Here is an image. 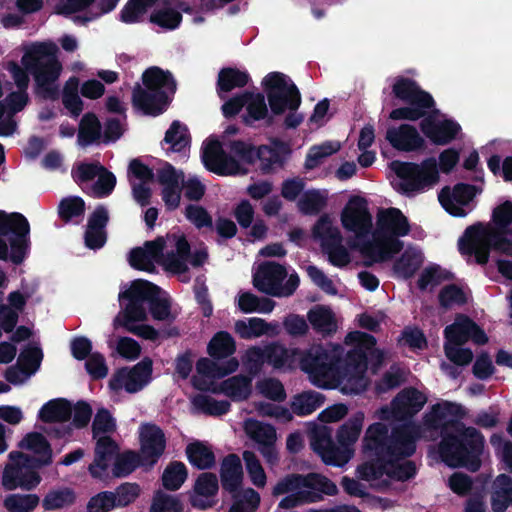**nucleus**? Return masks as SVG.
Masks as SVG:
<instances>
[{
	"label": "nucleus",
	"instance_id": "nucleus-1",
	"mask_svg": "<svg viewBox=\"0 0 512 512\" xmlns=\"http://www.w3.org/2000/svg\"><path fill=\"white\" fill-rule=\"evenodd\" d=\"M464 415L460 404L444 401L433 404L422 422L425 429L440 431L438 452L447 466L476 472L482 465L485 438L479 430L460 421Z\"/></svg>",
	"mask_w": 512,
	"mask_h": 512
},
{
	"label": "nucleus",
	"instance_id": "nucleus-2",
	"mask_svg": "<svg viewBox=\"0 0 512 512\" xmlns=\"http://www.w3.org/2000/svg\"><path fill=\"white\" fill-rule=\"evenodd\" d=\"M418 437L419 428L413 423L395 426L390 434L387 425L371 424L362 440V451L371 459L358 466L360 478L366 481L380 479L385 474V464L392 458H408L415 453Z\"/></svg>",
	"mask_w": 512,
	"mask_h": 512
},
{
	"label": "nucleus",
	"instance_id": "nucleus-3",
	"mask_svg": "<svg viewBox=\"0 0 512 512\" xmlns=\"http://www.w3.org/2000/svg\"><path fill=\"white\" fill-rule=\"evenodd\" d=\"M459 159V152L455 148H448L439 155V168L434 157L426 158L420 164L396 160L391 163V168L402 180V190L405 193H414L434 186L439 181V169L442 173L449 174Z\"/></svg>",
	"mask_w": 512,
	"mask_h": 512
},
{
	"label": "nucleus",
	"instance_id": "nucleus-4",
	"mask_svg": "<svg viewBox=\"0 0 512 512\" xmlns=\"http://www.w3.org/2000/svg\"><path fill=\"white\" fill-rule=\"evenodd\" d=\"M279 502V508L292 509L299 505L316 503L323 495L334 496L338 493L336 484L326 476L310 472L306 475L292 473L279 480L273 488V495L287 494Z\"/></svg>",
	"mask_w": 512,
	"mask_h": 512
},
{
	"label": "nucleus",
	"instance_id": "nucleus-5",
	"mask_svg": "<svg viewBox=\"0 0 512 512\" xmlns=\"http://www.w3.org/2000/svg\"><path fill=\"white\" fill-rule=\"evenodd\" d=\"M58 47L53 42L33 44L22 56L21 63L33 76L36 93L44 99L55 100L59 89L58 80L62 64L57 58Z\"/></svg>",
	"mask_w": 512,
	"mask_h": 512
},
{
	"label": "nucleus",
	"instance_id": "nucleus-6",
	"mask_svg": "<svg viewBox=\"0 0 512 512\" xmlns=\"http://www.w3.org/2000/svg\"><path fill=\"white\" fill-rule=\"evenodd\" d=\"M507 235H512V232L491 231V228L477 222L465 229L458 240V249L462 255L474 256L477 264L486 265L491 249L512 256V240Z\"/></svg>",
	"mask_w": 512,
	"mask_h": 512
},
{
	"label": "nucleus",
	"instance_id": "nucleus-7",
	"mask_svg": "<svg viewBox=\"0 0 512 512\" xmlns=\"http://www.w3.org/2000/svg\"><path fill=\"white\" fill-rule=\"evenodd\" d=\"M30 224L19 212L0 210V260L24 262L30 251Z\"/></svg>",
	"mask_w": 512,
	"mask_h": 512
},
{
	"label": "nucleus",
	"instance_id": "nucleus-8",
	"mask_svg": "<svg viewBox=\"0 0 512 512\" xmlns=\"http://www.w3.org/2000/svg\"><path fill=\"white\" fill-rule=\"evenodd\" d=\"M9 460L2 473L3 488L7 491L17 488L30 491L41 482L38 470L50 465L52 456H31L20 451H12L9 454Z\"/></svg>",
	"mask_w": 512,
	"mask_h": 512
},
{
	"label": "nucleus",
	"instance_id": "nucleus-9",
	"mask_svg": "<svg viewBox=\"0 0 512 512\" xmlns=\"http://www.w3.org/2000/svg\"><path fill=\"white\" fill-rule=\"evenodd\" d=\"M343 352L341 345H312L302 355L300 367L309 375L314 385L329 388V380L339 373L337 364L340 363Z\"/></svg>",
	"mask_w": 512,
	"mask_h": 512
},
{
	"label": "nucleus",
	"instance_id": "nucleus-10",
	"mask_svg": "<svg viewBox=\"0 0 512 512\" xmlns=\"http://www.w3.org/2000/svg\"><path fill=\"white\" fill-rule=\"evenodd\" d=\"M229 151L237 160L248 165L260 161V170L263 174H269L278 168H282L286 156L290 154L289 145L281 140H274L272 146L260 145L258 148L243 140L229 142Z\"/></svg>",
	"mask_w": 512,
	"mask_h": 512
},
{
	"label": "nucleus",
	"instance_id": "nucleus-11",
	"mask_svg": "<svg viewBox=\"0 0 512 512\" xmlns=\"http://www.w3.org/2000/svg\"><path fill=\"white\" fill-rule=\"evenodd\" d=\"M268 104L274 115H282L286 110L296 111L301 104V94L297 86L281 72L268 73L262 82Z\"/></svg>",
	"mask_w": 512,
	"mask_h": 512
},
{
	"label": "nucleus",
	"instance_id": "nucleus-12",
	"mask_svg": "<svg viewBox=\"0 0 512 512\" xmlns=\"http://www.w3.org/2000/svg\"><path fill=\"white\" fill-rule=\"evenodd\" d=\"M349 245L352 249H357L360 252L365 259L364 265L366 267L391 260L404 247L403 241L383 233L379 234L377 229L372 233V239L366 236L351 242Z\"/></svg>",
	"mask_w": 512,
	"mask_h": 512
},
{
	"label": "nucleus",
	"instance_id": "nucleus-13",
	"mask_svg": "<svg viewBox=\"0 0 512 512\" xmlns=\"http://www.w3.org/2000/svg\"><path fill=\"white\" fill-rule=\"evenodd\" d=\"M159 286L143 279L132 281L130 287L119 293V301L127 300L123 316L128 322H141L147 319L145 303L153 294L160 293Z\"/></svg>",
	"mask_w": 512,
	"mask_h": 512
},
{
	"label": "nucleus",
	"instance_id": "nucleus-14",
	"mask_svg": "<svg viewBox=\"0 0 512 512\" xmlns=\"http://www.w3.org/2000/svg\"><path fill=\"white\" fill-rule=\"evenodd\" d=\"M341 223L345 230L355 234L356 240L368 236L373 224L367 200L351 197L341 212Z\"/></svg>",
	"mask_w": 512,
	"mask_h": 512
},
{
	"label": "nucleus",
	"instance_id": "nucleus-15",
	"mask_svg": "<svg viewBox=\"0 0 512 512\" xmlns=\"http://www.w3.org/2000/svg\"><path fill=\"white\" fill-rule=\"evenodd\" d=\"M201 157L204 166L220 176L245 174L247 172L241 168L239 161L233 154L223 150L221 142L217 139L206 143L202 149Z\"/></svg>",
	"mask_w": 512,
	"mask_h": 512
},
{
	"label": "nucleus",
	"instance_id": "nucleus-16",
	"mask_svg": "<svg viewBox=\"0 0 512 512\" xmlns=\"http://www.w3.org/2000/svg\"><path fill=\"white\" fill-rule=\"evenodd\" d=\"M139 442V455L149 468L154 467L166 449L164 431L154 423H145L140 427Z\"/></svg>",
	"mask_w": 512,
	"mask_h": 512
},
{
	"label": "nucleus",
	"instance_id": "nucleus-17",
	"mask_svg": "<svg viewBox=\"0 0 512 512\" xmlns=\"http://www.w3.org/2000/svg\"><path fill=\"white\" fill-rule=\"evenodd\" d=\"M480 192L481 189L475 185L457 183L452 190L448 186L442 188L438 194V200L450 215L465 217L467 212L464 206L468 205Z\"/></svg>",
	"mask_w": 512,
	"mask_h": 512
},
{
	"label": "nucleus",
	"instance_id": "nucleus-18",
	"mask_svg": "<svg viewBox=\"0 0 512 512\" xmlns=\"http://www.w3.org/2000/svg\"><path fill=\"white\" fill-rule=\"evenodd\" d=\"M245 432L258 444V451L269 464H275L278 461L275 446L277 434L273 425L250 419L245 424Z\"/></svg>",
	"mask_w": 512,
	"mask_h": 512
},
{
	"label": "nucleus",
	"instance_id": "nucleus-19",
	"mask_svg": "<svg viewBox=\"0 0 512 512\" xmlns=\"http://www.w3.org/2000/svg\"><path fill=\"white\" fill-rule=\"evenodd\" d=\"M311 445L326 465L343 466L349 462L353 455L352 449L336 446L326 428L314 434Z\"/></svg>",
	"mask_w": 512,
	"mask_h": 512
},
{
	"label": "nucleus",
	"instance_id": "nucleus-20",
	"mask_svg": "<svg viewBox=\"0 0 512 512\" xmlns=\"http://www.w3.org/2000/svg\"><path fill=\"white\" fill-rule=\"evenodd\" d=\"M287 277L286 268L276 262H265L260 265L253 277L254 287L267 295L282 296V283Z\"/></svg>",
	"mask_w": 512,
	"mask_h": 512
},
{
	"label": "nucleus",
	"instance_id": "nucleus-21",
	"mask_svg": "<svg viewBox=\"0 0 512 512\" xmlns=\"http://www.w3.org/2000/svg\"><path fill=\"white\" fill-rule=\"evenodd\" d=\"M172 100L165 92L151 91L139 83L132 90V104L144 115L156 117L163 114Z\"/></svg>",
	"mask_w": 512,
	"mask_h": 512
},
{
	"label": "nucleus",
	"instance_id": "nucleus-22",
	"mask_svg": "<svg viewBox=\"0 0 512 512\" xmlns=\"http://www.w3.org/2000/svg\"><path fill=\"white\" fill-rule=\"evenodd\" d=\"M385 139L395 150L401 152H418L426 148L425 139L411 124L389 127Z\"/></svg>",
	"mask_w": 512,
	"mask_h": 512
},
{
	"label": "nucleus",
	"instance_id": "nucleus-23",
	"mask_svg": "<svg viewBox=\"0 0 512 512\" xmlns=\"http://www.w3.org/2000/svg\"><path fill=\"white\" fill-rule=\"evenodd\" d=\"M420 130L435 145H447L456 139L461 131V126L455 120H437L429 114L421 120Z\"/></svg>",
	"mask_w": 512,
	"mask_h": 512
},
{
	"label": "nucleus",
	"instance_id": "nucleus-24",
	"mask_svg": "<svg viewBox=\"0 0 512 512\" xmlns=\"http://www.w3.org/2000/svg\"><path fill=\"white\" fill-rule=\"evenodd\" d=\"M378 233L395 238L406 236L410 233V224L407 217L398 208L390 207L379 213L377 218Z\"/></svg>",
	"mask_w": 512,
	"mask_h": 512
},
{
	"label": "nucleus",
	"instance_id": "nucleus-25",
	"mask_svg": "<svg viewBox=\"0 0 512 512\" xmlns=\"http://www.w3.org/2000/svg\"><path fill=\"white\" fill-rule=\"evenodd\" d=\"M142 87L151 91L165 92L168 97H174L177 84L173 74L168 70H163L158 66L147 68L141 76Z\"/></svg>",
	"mask_w": 512,
	"mask_h": 512
},
{
	"label": "nucleus",
	"instance_id": "nucleus-26",
	"mask_svg": "<svg viewBox=\"0 0 512 512\" xmlns=\"http://www.w3.org/2000/svg\"><path fill=\"white\" fill-rule=\"evenodd\" d=\"M392 93L402 102H418L421 106L427 102H435L429 92L423 90L414 79L408 77H396L392 85Z\"/></svg>",
	"mask_w": 512,
	"mask_h": 512
},
{
	"label": "nucleus",
	"instance_id": "nucleus-27",
	"mask_svg": "<svg viewBox=\"0 0 512 512\" xmlns=\"http://www.w3.org/2000/svg\"><path fill=\"white\" fill-rule=\"evenodd\" d=\"M220 479L222 488L229 493H235L241 489L243 467L238 455L231 453L223 458L220 467Z\"/></svg>",
	"mask_w": 512,
	"mask_h": 512
},
{
	"label": "nucleus",
	"instance_id": "nucleus-28",
	"mask_svg": "<svg viewBox=\"0 0 512 512\" xmlns=\"http://www.w3.org/2000/svg\"><path fill=\"white\" fill-rule=\"evenodd\" d=\"M427 401L426 396L416 388H409L401 391L392 400L400 414V420H410L416 415L425 405Z\"/></svg>",
	"mask_w": 512,
	"mask_h": 512
},
{
	"label": "nucleus",
	"instance_id": "nucleus-29",
	"mask_svg": "<svg viewBox=\"0 0 512 512\" xmlns=\"http://www.w3.org/2000/svg\"><path fill=\"white\" fill-rule=\"evenodd\" d=\"M250 81V75L235 67H224L220 69L216 82L218 96L223 100L226 94L236 88L245 87Z\"/></svg>",
	"mask_w": 512,
	"mask_h": 512
},
{
	"label": "nucleus",
	"instance_id": "nucleus-30",
	"mask_svg": "<svg viewBox=\"0 0 512 512\" xmlns=\"http://www.w3.org/2000/svg\"><path fill=\"white\" fill-rule=\"evenodd\" d=\"M214 393H223L235 402L247 400L252 392V377L235 375L221 382L219 389H212Z\"/></svg>",
	"mask_w": 512,
	"mask_h": 512
},
{
	"label": "nucleus",
	"instance_id": "nucleus-31",
	"mask_svg": "<svg viewBox=\"0 0 512 512\" xmlns=\"http://www.w3.org/2000/svg\"><path fill=\"white\" fill-rule=\"evenodd\" d=\"M102 139V125L94 112L85 113L78 127L77 144L86 148L97 144Z\"/></svg>",
	"mask_w": 512,
	"mask_h": 512
},
{
	"label": "nucleus",
	"instance_id": "nucleus-32",
	"mask_svg": "<svg viewBox=\"0 0 512 512\" xmlns=\"http://www.w3.org/2000/svg\"><path fill=\"white\" fill-rule=\"evenodd\" d=\"M512 506V477L500 474L492 484L491 508L493 512H505Z\"/></svg>",
	"mask_w": 512,
	"mask_h": 512
},
{
	"label": "nucleus",
	"instance_id": "nucleus-33",
	"mask_svg": "<svg viewBox=\"0 0 512 512\" xmlns=\"http://www.w3.org/2000/svg\"><path fill=\"white\" fill-rule=\"evenodd\" d=\"M73 408L64 398L49 400L38 412V418L44 423H64L70 420Z\"/></svg>",
	"mask_w": 512,
	"mask_h": 512
},
{
	"label": "nucleus",
	"instance_id": "nucleus-34",
	"mask_svg": "<svg viewBox=\"0 0 512 512\" xmlns=\"http://www.w3.org/2000/svg\"><path fill=\"white\" fill-rule=\"evenodd\" d=\"M175 247L176 251L166 252V271L184 274L188 271L187 261L191 256V247L184 236L177 239Z\"/></svg>",
	"mask_w": 512,
	"mask_h": 512
},
{
	"label": "nucleus",
	"instance_id": "nucleus-35",
	"mask_svg": "<svg viewBox=\"0 0 512 512\" xmlns=\"http://www.w3.org/2000/svg\"><path fill=\"white\" fill-rule=\"evenodd\" d=\"M341 355L340 363L337 364L338 372L335 378H343L347 373L366 374L368 368V356L362 349H352L345 357Z\"/></svg>",
	"mask_w": 512,
	"mask_h": 512
},
{
	"label": "nucleus",
	"instance_id": "nucleus-36",
	"mask_svg": "<svg viewBox=\"0 0 512 512\" xmlns=\"http://www.w3.org/2000/svg\"><path fill=\"white\" fill-rule=\"evenodd\" d=\"M186 455L189 463L199 470L211 469L216 463V457L212 449L200 441L188 444Z\"/></svg>",
	"mask_w": 512,
	"mask_h": 512
},
{
	"label": "nucleus",
	"instance_id": "nucleus-37",
	"mask_svg": "<svg viewBox=\"0 0 512 512\" xmlns=\"http://www.w3.org/2000/svg\"><path fill=\"white\" fill-rule=\"evenodd\" d=\"M238 367L239 362L236 358H230L225 363L218 364L209 358L203 357L196 363V371L198 374L218 379L234 373Z\"/></svg>",
	"mask_w": 512,
	"mask_h": 512
},
{
	"label": "nucleus",
	"instance_id": "nucleus-38",
	"mask_svg": "<svg viewBox=\"0 0 512 512\" xmlns=\"http://www.w3.org/2000/svg\"><path fill=\"white\" fill-rule=\"evenodd\" d=\"M325 402V396L316 391H304L295 395L290 407L297 416H307L321 407Z\"/></svg>",
	"mask_w": 512,
	"mask_h": 512
},
{
	"label": "nucleus",
	"instance_id": "nucleus-39",
	"mask_svg": "<svg viewBox=\"0 0 512 512\" xmlns=\"http://www.w3.org/2000/svg\"><path fill=\"white\" fill-rule=\"evenodd\" d=\"M364 417V413L358 411L339 427L336 439L340 446L350 448L358 440Z\"/></svg>",
	"mask_w": 512,
	"mask_h": 512
},
{
	"label": "nucleus",
	"instance_id": "nucleus-40",
	"mask_svg": "<svg viewBox=\"0 0 512 512\" xmlns=\"http://www.w3.org/2000/svg\"><path fill=\"white\" fill-rule=\"evenodd\" d=\"M246 114L242 115V122L251 126L255 121L267 119V124L273 123V117L268 116V108L265 102V97L262 93H253L247 102Z\"/></svg>",
	"mask_w": 512,
	"mask_h": 512
},
{
	"label": "nucleus",
	"instance_id": "nucleus-41",
	"mask_svg": "<svg viewBox=\"0 0 512 512\" xmlns=\"http://www.w3.org/2000/svg\"><path fill=\"white\" fill-rule=\"evenodd\" d=\"M190 142L191 137L187 126L179 120H174L166 131L161 144H169V149L172 152H182L190 146Z\"/></svg>",
	"mask_w": 512,
	"mask_h": 512
},
{
	"label": "nucleus",
	"instance_id": "nucleus-42",
	"mask_svg": "<svg viewBox=\"0 0 512 512\" xmlns=\"http://www.w3.org/2000/svg\"><path fill=\"white\" fill-rule=\"evenodd\" d=\"M236 351L234 338L227 331L217 332L209 341L208 354L216 360L230 357Z\"/></svg>",
	"mask_w": 512,
	"mask_h": 512
},
{
	"label": "nucleus",
	"instance_id": "nucleus-43",
	"mask_svg": "<svg viewBox=\"0 0 512 512\" xmlns=\"http://www.w3.org/2000/svg\"><path fill=\"white\" fill-rule=\"evenodd\" d=\"M330 241L321 247L322 252L327 255L328 261L335 267H345L351 262L348 249L343 245V236H333Z\"/></svg>",
	"mask_w": 512,
	"mask_h": 512
},
{
	"label": "nucleus",
	"instance_id": "nucleus-44",
	"mask_svg": "<svg viewBox=\"0 0 512 512\" xmlns=\"http://www.w3.org/2000/svg\"><path fill=\"white\" fill-rule=\"evenodd\" d=\"M472 319L460 314L455 321L444 329L445 343L463 345L469 340V331Z\"/></svg>",
	"mask_w": 512,
	"mask_h": 512
},
{
	"label": "nucleus",
	"instance_id": "nucleus-45",
	"mask_svg": "<svg viewBox=\"0 0 512 512\" xmlns=\"http://www.w3.org/2000/svg\"><path fill=\"white\" fill-rule=\"evenodd\" d=\"M118 446L110 436L100 437L95 446L94 465L89 466V472L92 476H96L95 466L101 470L108 467L107 461L116 453Z\"/></svg>",
	"mask_w": 512,
	"mask_h": 512
},
{
	"label": "nucleus",
	"instance_id": "nucleus-46",
	"mask_svg": "<svg viewBox=\"0 0 512 512\" xmlns=\"http://www.w3.org/2000/svg\"><path fill=\"white\" fill-rule=\"evenodd\" d=\"M407 106L399 107L393 109L389 118L391 120H408V121H418L427 117L428 111L432 108H435V102H427L425 105L421 106L418 102H405Z\"/></svg>",
	"mask_w": 512,
	"mask_h": 512
},
{
	"label": "nucleus",
	"instance_id": "nucleus-47",
	"mask_svg": "<svg viewBox=\"0 0 512 512\" xmlns=\"http://www.w3.org/2000/svg\"><path fill=\"white\" fill-rule=\"evenodd\" d=\"M423 263L421 252L406 250L394 263V271L404 279H409L420 269Z\"/></svg>",
	"mask_w": 512,
	"mask_h": 512
},
{
	"label": "nucleus",
	"instance_id": "nucleus-48",
	"mask_svg": "<svg viewBox=\"0 0 512 512\" xmlns=\"http://www.w3.org/2000/svg\"><path fill=\"white\" fill-rule=\"evenodd\" d=\"M308 320L313 329L322 334H331L336 331L334 314L329 308L317 307L308 312Z\"/></svg>",
	"mask_w": 512,
	"mask_h": 512
},
{
	"label": "nucleus",
	"instance_id": "nucleus-49",
	"mask_svg": "<svg viewBox=\"0 0 512 512\" xmlns=\"http://www.w3.org/2000/svg\"><path fill=\"white\" fill-rule=\"evenodd\" d=\"M76 501V493L72 488L64 487L49 491L42 500V507L47 510H58L71 506Z\"/></svg>",
	"mask_w": 512,
	"mask_h": 512
},
{
	"label": "nucleus",
	"instance_id": "nucleus-50",
	"mask_svg": "<svg viewBox=\"0 0 512 512\" xmlns=\"http://www.w3.org/2000/svg\"><path fill=\"white\" fill-rule=\"evenodd\" d=\"M138 467L149 468L148 464L144 462L138 452L126 451L117 456L113 467V473L117 477H125L131 474Z\"/></svg>",
	"mask_w": 512,
	"mask_h": 512
},
{
	"label": "nucleus",
	"instance_id": "nucleus-51",
	"mask_svg": "<svg viewBox=\"0 0 512 512\" xmlns=\"http://www.w3.org/2000/svg\"><path fill=\"white\" fill-rule=\"evenodd\" d=\"M42 360V349L39 346L28 345L21 351L17 363L21 366L23 375L25 377H30L38 371Z\"/></svg>",
	"mask_w": 512,
	"mask_h": 512
},
{
	"label": "nucleus",
	"instance_id": "nucleus-52",
	"mask_svg": "<svg viewBox=\"0 0 512 512\" xmlns=\"http://www.w3.org/2000/svg\"><path fill=\"white\" fill-rule=\"evenodd\" d=\"M188 475L184 463L174 461L170 463L162 474V485L166 490L176 491L185 482Z\"/></svg>",
	"mask_w": 512,
	"mask_h": 512
},
{
	"label": "nucleus",
	"instance_id": "nucleus-53",
	"mask_svg": "<svg viewBox=\"0 0 512 512\" xmlns=\"http://www.w3.org/2000/svg\"><path fill=\"white\" fill-rule=\"evenodd\" d=\"M402 458H392L391 462L385 464V474L389 478L396 481H408L415 477L417 468L412 460H406L403 463H398Z\"/></svg>",
	"mask_w": 512,
	"mask_h": 512
},
{
	"label": "nucleus",
	"instance_id": "nucleus-54",
	"mask_svg": "<svg viewBox=\"0 0 512 512\" xmlns=\"http://www.w3.org/2000/svg\"><path fill=\"white\" fill-rule=\"evenodd\" d=\"M157 2L159 0H128L120 12V20L127 24L137 23Z\"/></svg>",
	"mask_w": 512,
	"mask_h": 512
},
{
	"label": "nucleus",
	"instance_id": "nucleus-55",
	"mask_svg": "<svg viewBox=\"0 0 512 512\" xmlns=\"http://www.w3.org/2000/svg\"><path fill=\"white\" fill-rule=\"evenodd\" d=\"M453 279L454 274L452 272L442 269L439 265H433L422 271L417 286L420 290H426L429 285H439L443 281Z\"/></svg>",
	"mask_w": 512,
	"mask_h": 512
},
{
	"label": "nucleus",
	"instance_id": "nucleus-56",
	"mask_svg": "<svg viewBox=\"0 0 512 512\" xmlns=\"http://www.w3.org/2000/svg\"><path fill=\"white\" fill-rule=\"evenodd\" d=\"M36 494H10L4 500V506L9 512H31L39 504Z\"/></svg>",
	"mask_w": 512,
	"mask_h": 512
},
{
	"label": "nucleus",
	"instance_id": "nucleus-57",
	"mask_svg": "<svg viewBox=\"0 0 512 512\" xmlns=\"http://www.w3.org/2000/svg\"><path fill=\"white\" fill-rule=\"evenodd\" d=\"M194 405L204 413L211 416H222L230 411L231 404L227 400H216L207 395H197L193 400Z\"/></svg>",
	"mask_w": 512,
	"mask_h": 512
},
{
	"label": "nucleus",
	"instance_id": "nucleus-58",
	"mask_svg": "<svg viewBox=\"0 0 512 512\" xmlns=\"http://www.w3.org/2000/svg\"><path fill=\"white\" fill-rule=\"evenodd\" d=\"M85 213V202L79 196L63 198L58 206V215L64 222H70L75 217L83 216Z\"/></svg>",
	"mask_w": 512,
	"mask_h": 512
},
{
	"label": "nucleus",
	"instance_id": "nucleus-59",
	"mask_svg": "<svg viewBox=\"0 0 512 512\" xmlns=\"http://www.w3.org/2000/svg\"><path fill=\"white\" fill-rule=\"evenodd\" d=\"M182 510L183 504L178 496L158 490L153 496L149 512H182Z\"/></svg>",
	"mask_w": 512,
	"mask_h": 512
},
{
	"label": "nucleus",
	"instance_id": "nucleus-60",
	"mask_svg": "<svg viewBox=\"0 0 512 512\" xmlns=\"http://www.w3.org/2000/svg\"><path fill=\"white\" fill-rule=\"evenodd\" d=\"M150 21L163 29L174 30L180 25L182 14L173 8L164 7L155 10L150 15Z\"/></svg>",
	"mask_w": 512,
	"mask_h": 512
},
{
	"label": "nucleus",
	"instance_id": "nucleus-61",
	"mask_svg": "<svg viewBox=\"0 0 512 512\" xmlns=\"http://www.w3.org/2000/svg\"><path fill=\"white\" fill-rule=\"evenodd\" d=\"M21 449L32 451L36 455L52 456V448L45 436L39 432H30L24 436L18 445Z\"/></svg>",
	"mask_w": 512,
	"mask_h": 512
},
{
	"label": "nucleus",
	"instance_id": "nucleus-62",
	"mask_svg": "<svg viewBox=\"0 0 512 512\" xmlns=\"http://www.w3.org/2000/svg\"><path fill=\"white\" fill-rule=\"evenodd\" d=\"M242 457L245 462L246 470L251 479V482L259 488L264 487L267 478L256 454L253 451L245 450L242 454Z\"/></svg>",
	"mask_w": 512,
	"mask_h": 512
},
{
	"label": "nucleus",
	"instance_id": "nucleus-63",
	"mask_svg": "<svg viewBox=\"0 0 512 512\" xmlns=\"http://www.w3.org/2000/svg\"><path fill=\"white\" fill-rule=\"evenodd\" d=\"M494 228L491 231L512 232L510 225L512 224V201H505L496 206L491 216Z\"/></svg>",
	"mask_w": 512,
	"mask_h": 512
},
{
	"label": "nucleus",
	"instance_id": "nucleus-64",
	"mask_svg": "<svg viewBox=\"0 0 512 512\" xmlns=\"http://www.w3.org/2000/svg\"><path fill=\"white\" fill-rule=\"evenodd\" d=\"M312 234L314 239L320 241L322 247L324 243L330 241L333 236L342 235L339 228L333 226L331 218L324 214L316 221L312 228Z\"/></svg>",
	"mask_w": 512,
	"mask_h": 512
}]
</instances>
